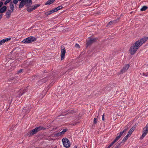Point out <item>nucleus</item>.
<instances>
[{"mask_svg": "<svg viewBox=\"0 0 148 148\" xmlns=\"http://www.w3.org/2000/svg\"><path fill=\"white\" fill-rule=\"evenodd\" d=\"M74 148H77V147L76 146H74Z\"/></svg>", "mask_w": 148, "mask_h": 148, "instance_id": "nucleus-40", "label": "nucleus"}, {"mask_svg": "<svg viewBox=\"0 0 148 148\" xmlns=\"http://www.w3.org/2000/svg\"><path fill=\"white\" fill-rule=\"evenodd\" d=\"M148 39V37L143 38L136 41L130 47V51L131 54V55L134 54L139 48L142 46Z\"/></svg>", "mask_w": 148, "mask_h": 148, "instance_id": "nucleus-1", "label": "nucleus"}, {"mask_svg": "<svg viewBox=\"0 0 148 148\" xmlns=\"http://www.w3.org/2000/svg\"><path fill=\"white\" fill-rule=\"evenodd\" d=\"M119 139L117 138L116 137L114 140L108 146V147H106V148H110Z\"/></svg>", "mask_w": 148, "mask_h": 148, "instance_id": "nucleus-13", "label": "nucleus"}, {"mask_svg": "<svg viewBox=\"0 0 148 148\" xmlns=\"http://www.w3.org/2000/svg\"><path fill=\"white\" fill-rule=\"evenodd\" d=\"M119 18H117V19H116L115 20L113 21H110L107 24V26H108L109 25H111V24H112V23H116L117 22V20H118L119 19Z\"/></svg>", "mask_w": 148, "mask_h": 148, "instance_id": "nucleus-15", "label": "nucleus"}, {"mask_svg": "<svg viewBox=\"0 0 148 148\" xmlns=\"http://www.w3.org/2000/svg\"><path fill=\"white\" fill-rule=\"evenodd\" d=\"M11 1V0H6L4 3V4H7L8 3L10 2Z\"/></svg>", "mask_w": 148, "mask_h": 148, "instance_id": "nucleus-31", "label": "nucleus"}, {"mask_svg": "<svg viewBox=\"0 0 148 148\" xmlns=\"http://www.w3.org/2000/svg\"><path fill=\"white\" fill-rule=\"evenodd\" d=\"M37 132H38L35 128L30 131L29 136H32L34 134H36Z\"/></svg>", "mask_w": 148, "mask_h": 148, "instance_id": "nucleus-12", "label": "nucleus"}, {"mask_svg": "<svg viewBox=\"0 0 148 148\" xmlns=\"http://www.w3.org/2000/svg\"><path fill=\"white\" fill-rule=\"evenodd\" d=\"M121 143H119V145H116L115 148H119V145H120V144H121Z\"/></svg>", "mask_w": 148, "mask_h": 148, "instance_id": "nucleus-36", "label": "nucleus"}, {"mask_svg": "<svg viewBox=\"0 0 148 148\" xmlns=\"http://www.w3.org/2000/svg\"><path fill=\"white\" fill-rule=\"evenodd\" d=\"M67 130V129H64L61 132L55 134L54 136L55 137H59L64 134Z\"/></svg>", "mask_w": 148, "mask_h": 148, "instance_id": "nucleus-6", "label": "nucleus"}, {"mask_svg": "<svg viewBox=\"0 0 148 148\" xmlns=\"http://www.w3.org/2000/svg\"><path fill=\"white\" fill-rule=\"evenodd\" d=\"M55 0H49L45 3L46 5H49L53 3V2Z\"/></svg>", "mask_w": 148, "mask_h": 148, "instance_id": "nucleus-17", "label": "nucleus"}, {"mask_svg": "<svg viewBox=\"0 0 148 148\" xmlns=\"http://www.w3.org/2000/svg\"><path fill=\"white\" fill-rule=\"evenodd\" d=\"M55 12L53 9L50 10L49 11L45 12V14L47 16L51 14H52Z\"/></svg>", "mask_w": 148, "mask_h": 148, "instance_id": "nucleus-19", "label": "nucleus"}, {"mask_svg": "<svg viewBox=\"0 0 148 148\" xmlns=\"http://www.w3.org/2000/svg\"><path fill=\"white\" fill-rule=\"evenodd\" d=\"M26 108H23V112L24 113H28L29 111V110L28 109H27L26 110Z\"/></svg>", "mask_w": 148, "mask_h": 148, "instance_id": "nucleus-27", "label": "nucleus"}, {"mask_svg": "<svg viewBox=\"0 0 148 148\" xmlns=\"http://www.w3.org/2000/svg\"><path fill=\"white\" fill-rule=\"evenodd\" d=\"M105 148H106V147Z\"/></svg>", "mask_w": 148, "mask_h": 148, "instance_id": "nucleus-41", "label": "nucleus"}, {"mask_svg": "<svg viewBox=\"0 0 148 148\" xmlns=\"http://www.w3.org/2000/svg\"><path fill=\"white\" fill-rule=\"evenodd\" d=\"M66 50L64 46H62L61 60H62L64 58Z\"/></svg>", "mask_w": 148, "mask_h": 148, "instance_id": "nucleus-7", "label": "nucleus"}, {"mask_svg": "<svg viewBox=\"0 0 148 148\" xmlns=\"http://www.w3.org/2000/svg\"><path fill=\"white\" fill-rule=\"evenodd\" d=\"M36 40V38L35 37L33 36H30L24 39L22 42L24 43L27 44L33 42Z\"/></svg>", "mask_w": 148, "mask_h": 148, "instance_id": "nucleus-3", "label": "nucleus"}, {"mask_svg": "<svg viewBox=\"0 0 148 148\" xmlns=\"http://www.w3.org/2000/svg\"><path fill=\"white\" fill-rule=\"evenodd\" d=\"M6 15L8 18H9L11 15V11L9 10L6 13Z\"/></svg>", "mask_w": 148, "mask_h": 148, "instance_id": "nucleus-25", "label": "nucleus"}, {"mask_svg": "<svg viewBox=\"0 0 148 148\" xmlns=\"http://www.w3.org/2000/svg\"><path fill=\"white\" fill-rule=\"evenodd\" d=\"M47 80V78H43V79H42L41 80V81L44 83L46 81V80Z\"/></svg>", "mask_w": 148, "mask_h": 148, "instance_id": "nucleus-32", "label": "nucleus"}, {"mask_svg": "<svg viewBox=\"0 0 148 148\" xmlns=\"http://www.w3.org/2000/svg\"><path fill=\"white\" fill-rule=\"evenodd\" d=\"M75 46L77 48H79V45L78 44H77V43L76 44Z\"/></svg>", "mask_w": 148, "mask_h": 148, "instance_id": "nucleus-34", "label": "nucleus"}, {"mask_svg": "<svg viewBox=\"0 0 148 148\" xmlns=\"http://www.w3.org/2000/svg\"><path fill=\"white\" fill-rule=\"evenodd\" d=\"M102 120L103 121H104V114L102 116Z\"/></svg>", "mask_w": 148, "mask_h": 148, "instance_id": "nucleus-37", "label": "nucleus"}, {"mask_svg": "<svg viewBox=\"0 0 148 148\" xmlns=\"http://www.w3.org/2000/svg\"><path fill=\"white\" fill-rule=\"evenodd\" d=\"M129 136H130L127 134V135L126 136H125L124 137L122 141V142H125L127 140V139H128V137Z\"/></svg>", "mask_w": 148, "mask_h": 148, "instance_id": "nucleus-28", "label": "nucleus"}, {"mask_svg": "<svg viewBox=\"0 0 148 148\" xmlns=\"http://www.w3.org/2000/svg\"><path fill=\"white\" fill-rule=\"evenodd\" d=\"M7 9V7L6 6H4L1 8L0 9V13H2L4 12Z\"/></svg>", "mask_w": 148, "mask_h": 148, "instance_id": "nucleus-14", "label": "nucleus"}, {"mask_svg": "<svg viewBox=\"0 0 148 148\" xmlns=\"http://www.w3.org/2000/svg\"><path fill=\"white\" fill-rule=\"evenodd\" d=\"M148 133V123L143 128V134L140 137V139H142Z\"/></svg>", "mask_w": 148, "mask_h": 148, "instance_id": "nucleus-4", "label": "nucleus"}, {"mask_svg": "<svg viewBox=\"0 0 148 148\" xmlns=\"http://www.w3.org/2000/svg\"><path fill=\"white\" fill-rule=\"evenodd\" d=\"M21 1L19 5V8H22L25 5H26V6H29L32 4V0H19Z\"/></svg>", "mask_w": 148, "mask_h": 148, "instance_id": "nucleus-2", "label": "nucleus"}, {"mask_svg": "<svg viewBox=\"0 0 148 148\" xmlns=\"http://www.w3.org/2000/svg\"><path fill=\"white\" fill-rule=\"evenodd\" d=\"M23 89H21L17 93V94L18 95V97H20L22 96L24 93L25 92V91H23Z\"/></svg>", "mask_w": 148, "mask_h": 148, "instance_id": "nucleus-16", "label": "nucleus"}, {"mask_svg": "<svg viewBox=\"0 0 148 148\" xmlns=\"http://www.w3.org/2000/svg\"><path fill=\"white\" fill-rule=\"evenodd\" d=\"M97 123V119L96 118H95L94 119V124H96Z\"/></svg>", "mask_w": 148, "mask_h": 148, "instance_id": "nucleus-33", "label": "nucleus"}, {"mask_svg": "<svg viewBox=\"0 0 148 148\" xmlns=\"http://www.w3.org/2000/svg\"><path fill=\"white\" fill-rule=\"evenodd\" d=\"M36 128L38 132L39 131L41 130H44L46 129L45 128L41 126L36 127Z\"/></svg>", "mask_w": 148, "mask_h": 148, "instance_id": "nucleus-18", "label": "nucleus"}, {"mask_svg": "<svg viewBox=\"0 0 148 148\" xmlns=\"http://www.w3.org/2000/svg\"><path fill=\"white\" fill-rule=\"evenodd\" d=\"M33 10H34V9H33V8L32 6L31 7H28L27 9V10L29 12H31Z\"/></svg>", "mask_w": 148, "mask_h": 148, "instance_id": "nucleus-24", "label": "nucleus"}, {"mask_svg": "<svg viewBox=\"0 0 148 148\" xmlns=\"http://www.w3.org/2000/svg\"><path fill=\"white\" fill-rule=\"evenodd\" d=\"M2 14H0V18H2Z\"/></svg>", "mask_w": 148, "mask_h": 148, "instance_id": "nucleus-39", "label": "nucleus"}, {"mask_svg": "<svg viewBox=\"0 0 148 148\" xmlns=\"http://www.w3.org/2000/svg\"><path fill=\"white\" fill-rule=\"evenodd\" d=\"M40 5V4H35V5H33L32 6L33 8V9H34V10H35L37 7H39Z\"/></svg>", "mask_w": 148, "mask_h": 148, "instance_id": "nucleus-26", "label": "nucleus"}, {"mask_svg": "<svg viewBox=\"0 0 148 148\" xmlns=\"http://www.w3.org/2000/svg\"><path fill=\"white\" fill-rule=\"evenodd\" d=\"M97 38H91L87 42L86 44L87 46L91 45L92 43L97 40Z\"/></svg>", "mask_w": 148, "mask_h": 148, "instance_id": "nucleus-8", "label": "nucleus"}, {"mask_svg": "<svg viewBox=\"0 0 148 148\" xmlns=\"http://www.w3.org/2000/svg\"><path fill=\"white\" fill-rule=\"evenodd\" d=\"M18 1L19 0H13V2L14 4H16L17 3Z\"/></svg>", "mask_w": 148, "mask_h": 148, "instance_id": "nucleus-30", "label": "nucleus"}, {"mask_svg": "<svg viewBox=\"0 0 148 148\" xmlns=\"http://www.w3.org/2000/svg\"><path fill=\"white\" fill-rule=\"evenodd\" d=\"M130 65L129 64H127L125 65L123 67V69L120 71V73H123L125 72L129 68Z\"/></svg>", "mask_w": 148, "mask_h": 148, "instance_id": "nucleus-9", "label": "nucleus"}, {"mask_svg": "<svg viewBox=\"0 0 148 148\" xmlns=\"http://www.w3.org/2000/svg\"><path fill=\"white\" fill-rule=\"evenodd\" d=\"M127 129L128 128L127 127H125V128L123 130V131L121 132L120 133L117 134V136L116 137L119 139L120 138V137L123 134V133L124 132H126L127 130Z\"/></svg>", "mask_w": 148, "mask_h": 148, "instance_id": "nucleus-10", "label": "nucleus"}, {"mask_svg": "<svg viewBox=\"0 0 148 148\" xmlns=\"http://www.w3.org/2000/svg\"><path fill=\"white\" fill-rule=\"evenodd\" d=\"M73 112H74V111H73V110H71V111H70V112H68V113H73Z\"/></svg>", "mask_w": 148, "mask_h": 148, "instance_id": "nucleus-38", "label": "nucleus"}, {"mask_svg": "<svg viewBox=\"0 0 148 148\" xmlns=\"http://www.w3.org/2000/svg\"><path fill=\"white\" fill-rule=\"evenodd\" d=\"M148 8V7L146 6H144L142 7L140 9V10L141 11H145Z\"/></svg>", "mask_w": 148, "mask_h": 148, "instance_id": "nucleus-23", "label": "nucleus"}, {"mask_svg": "<svg viewBox=\"0 0 148 148\" xmlns=\"http://www.w3.org/2000/svg\"><path fill=\"white\" fill-rule=\"evenodd\" d=\"M142 75L143 76H148V72L147 73H143Z\"/></svg>", "mask_w": 148, "mask_h": 148, "instance_id": "nucleus-29", "label": "nucleus"}, {"mask_svg": "<svg viewBox=\"0 0 148 148\" xmlns=\"http://www.w3.org/2000/svg\"><path fill=\"white\" fill-rule=\"evenodd\" d=\"M63 144L64 146L66 148L69 147L70 145L69 140L67 138H65L62 139Z\"/></svg>", "mask_w": 148, "mask_h": 148, "instance_id": "nucleus-5", "label": "nucleus"}, {"mask_svg": "<svg viewBox=\"0 0 148 148\" xmlns=\"http://www.w3.org/2000/svg\"><path fill=\"white\" fill-rule=\"evenodd\" d=\"M11 38H5L0 40V45H3L5 42L7 41L10 40Z\"/></svg>", "mask_w": 148, "mask_h": 148, "instance_id": "nucleus-11", "label": "nucleus"}, {"mask_svg": "<svg viewBox=\"0 0 148 148\" xmlns=\"http://www.w3.org/2000/svg\"><path fill=\"white\" fill-rule=\"evenodd\" d=\"M134 129L133 128V127H132L130 130L129 132H128L127 135L129 136H130L131 134H132L133 132L134 131Z\"/></svg>", "mask_w": 148, "mask_h": 148, "instance_id": "nucleus-20", "label": "nucleus"}, {"mask_svg": "<svg viewBox=\"0 0 148 148\" xmlns=\"http://www.w3.org/2000/svg\"><path fill=\"white\" fill-rule=\"evenodd\" d=\"M10 8L12 10L11 12H13L14 10V5L13 4L12 2H11L10 5Z\"/></svg>", "mask_w": 148, "mask_h": 148, "instance_id": "nucleus-21", "label": "nucleus"}, {"mask_svg": "<svg viewBox=\"0 0 148 148\" xmlns=\"http://www.w3.org/2000/svg\"><path fill=\"white\" fill-rule=\"evenodd\" d=\"M22 71H23V69H21L18 71L17 73H21L22 72Z\"/></svg>", "mask_w": 148, "mask_h": 148, "instance_id": "nucleus-35", "label": "nucleus"}, {"mask_svg": "<svg viewBox=\"0 0 148 148\" xmlns=\"http://www.w3.org/2000/svg\"><path fill=\"white\" fill-rule=\"evenodd\" d=\"M62 6L61 5L59 6L54 9H53V10L55 12H56L58 10L62 9Z\"/></svg>", "mask_w": 148, "mask_h": 148, "instance_id": "nucleus-22", "label": "nucleus"}]
</instances>
